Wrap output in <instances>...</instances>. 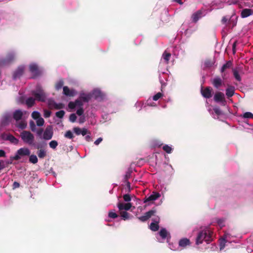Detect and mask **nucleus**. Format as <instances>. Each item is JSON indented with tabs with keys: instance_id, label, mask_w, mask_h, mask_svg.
I'll return each instance as SVG.
<instances>
[{
	"instance_id": "nucleus-1",
	"label": "nucleus",
	"mask_w": 253,
	"mask_h": 253,
	"mask_svg": "<svg viewBox=\"0 0 253 253\" xmlns=\"http://www.w3.org/2000/svg\"><path fill=\"white\" fill-rule=\"evenodd\" d=\"M213 232L209 229H205L200 231L196 239V245H199L204 241L208 244L212 240Z\"/></svg>"
},
{
	"instance_id": "nucleus-2",
	"label": "nucleus",
	"mask_w": 253,
	"mask_h": 253,
	"mask_svg": "<svg viewBox=\"0 0 253 253\" xmlns=\"http://www.w3.org/2000/svg\"><path fill=\"white\" fill-rule=\"evenodd\" d=\"M20 136L22 140L25 143L29 144V145H34V136L30 131H23L21 134Z\"/></svg>"
},
{
	"instance_id": "nucleus-3",
	"label": "nucleus",
	"mask_w": 253,
	"mask_h": 253,
	"mask_svg": "<svg viewBox=\"0 0 253 253\" xmlns=\"http://www.w3.org/2000/svg\"><path fill=\"white\" fill-rule=\"evenodd\" d=\"M30 151L27 148H21L17 151L16 154L13 157H11L10 159L12 160H19L21 157L29 156L30 154Z\"/></svg>"
},
{
	"instance_id": "nucleus-4",
	"label": "nucleus",
	"mask_w": 253,
	"mask_h": 253,
	"mask_svg": "<svg viewBox=\"0 0 253 253\" xmlns=\"http://www.w3.org/2000/svg\"><path fill=\"white\" fill-rule=\"evenodd\" d=\"M32 93L34 96L35 100L43 102L45 101L46 95L42 89H37L36 90L32 91Z\"/></svg>"
},
{
	"instance_id": "nucleus-5",
	"label": "nucleus",
	"mask_w": 253,
	"mask_h": 253,
	"mask_svg": "<svg viewBox=\"0 0 253 253\" xmlns=\"http://www.w3.org/2000/svg\"><path fill=\"white\" fill-rule=\"evenodd\" d=\"M213 92V89L210 86H206L205 87L202 86L201 87V93L205 98L208 99L211 97Z\"/></svg>"
},
{
	"instance_id": "nucleus-6",
	"label": "nucleus",
	"mask_w": 253,
	"mask_h": 253,
	"mask_svg": "<svg viewBox=\"0 0 253 253\" xmlns=\"http://www.w3.org/2000/svg\"><path fill=\"white\" fill-rule=\"evenodd\" d=\"M213 99L216 102L220 103L222 105H225L226 101L223 93L217 92L214 94Z\"/></svg>"
},
{
	"instance_id": "nucleus-7",
	"label": "nucleus",
	"mask_w": 253,
	"mask_h": 253,
	"mask_svg": "<svg viewBox=\"0 0 253 253\" xmlns=\"http://www.w3.org/2000/svg\"><path fill=\"white\" fill-rule=\"evenodd\" d=\"M156 212V210L152 209L151 210L146 212L144 215L138 217V218L141 221L145 222L147 221L149 218H150L152 216L154 215Z\"/></svg>"
},
{
	"instance_id": "nucleus-8",
	"label": "nucleus",
	"mask_w": 253,
	"mask_h": 253,
	"mask_svg": "<svg viewBox=\"0 0 253 253\" xmlns=\"http://www.w3.org/2000/svg\"><path fill=\"white\" fill-rule=\"evenodd\" d=\"M29 70L30 72L33 74V78H36L41 74V71H40L38 66L36 64H31L29 66Z\"/></svg>"
},
{
	"instance_id": "nucleus-9",
	"label": "nucleus",
	"mask_w": 253,
	"mask_h": 253,
	"mask_svg": "<svg viewBox=\"0 0 253 253\" xmlns=\"http://www.w3.org/2000/svg\"><path fill=\"white\" fill-rule=\"evenodd\" d=\"M232 72L235 79L238 82H241V78L240 74H242L243 73L242 68L241 67H237L235 68H233L232 69Z\"/></svg>"
},
{
	"instance_id": "nucleus-10",
	"label": "nucleus",
	"mask_w": 253,
	"mask_h": 253,
	"mask_svg": "<svg viewBox=\"0 0 253 253\" xmlns=\"http://www.w3.org/2000/svg\"><path fill=\"white\" fill-rule=\"evenodd\" d=\"M160 194L156 192H153L152 194L148 197H146L144 200V203L153 202L158 199L160 197Z\"/></svg>"
},
{
	"instance_id": "nucleus-11",
	"label": "nucleus",
	"mask_w": 253,
	"mask_h": 253,
	"mask_svg": "<svg viewBox=\"0 0 253 253\" xmlns=\"http://www.w3.org/2000/svg\"><path fill=\"white\" fill-rule=\"evenodd\" d=\"M203 16V11L199 10L194 13L191 16L192 21L193 23H196L200 18Z\"/></svg>"
},
{
	"instance_id": "nucleus-12",
	"label": "nucleus",
	"mask_w": 253,
	"mask_h": 253,
	"mask_svg": "<svg viewBox=\"0 0 253 253\" xmlns=\"http://www.w3.org/2000/svg\"><path fill=\"white\" fill-rule=\"evenodd\" d=\"M232 65V63L231 61H228L226 62L225 64H224L221 67L220 72L222 73L221 76L223 79H225L226 74L225 73V70L227 69H229L231 67Z\"/></svg>"
},
{
	"instance_id": "nucleus-13",
	"label": "nucleus",
	"mask_w": 253,
	"mask_h": 253,
	"mask_svg": "<svg viewBox=\"0 0 253 253\" xmlns=\"http://www.w3.org/2000/svg\"><path fill=\"white\" fill-rule=\"evenodd\" d=\"M155 222H152L150 225V229L153 231H157L159 229L158 224L159 222V218L158 217H154L152 219Z\"/></svg>"
},
{
	"instance_id": "nucleus-14",
	"label": "nucleus",
	"mask_w": 253,
	"mask_h": 253,
	"mask_svg": "<svg viewBox=\"0 0 253 253\" xmlns=\"http://www.w3.org/2000/svg\"><path fill=\"white\" fill-rule=\"evenodd\" d=\"M119 211H128L132 207V204L130 203H123L121 202L118 203L117 205Z\"/></svg>"
},
{
	"instance_id": "nucleus-15",
	"label": "nucleus",
	"mask_w": 253,
	"mask_h": 253,
	"mask_svg": "<svg viewBox=\"0 0 253 253\" xmlns=\"http://www.w3.org/2000/svg\"><path fill=\"white\" fill-rule=\"evenodd\" d=\"M222 80L218 76L215 77L212 81L211 83L216 88H219L222 84Z\"/></svg>"
},
{
	"instance_id": "nucleus-16",
	"label": "nucleus",
	"mask_w": 253,
	"mask_h": 253,
	"mask_svg": "<svg viewBox=\"0 0 253 253\" xmlns=\"http://www.w3.org/2000/svg\"><path fill=\"white\" fill-rule=\"evenodd\" d=\"M24 71V67L23 66L19 67L14 72L13 78L14 80L19 78L23 74Z\"/></svg>"
},
{
	"instance_id": "nucleus-17",
	"label": "nucleus",
	"mask_w": 253,
	"mask_h": 253,
	"mask_svg": "<svg viewBox=\"0 0 253 253\" xmlns=\"http://www.w3.org/2000/svg\"><path fill=\"white\" fill-rule=\"evenodd\" d=\"M15 56V54L13 52H9L3 59V62L6 63L11 62L14 60Z\"/></svg>"
},
{
	"instance_id": "nucleus-18",
	"label": "nucleus",
	"mask_w": 253,
	"mask_h": 253,
	"mask_svg": "<svg viewBox=\"0 0 253 253\" xmlns=\"http://www.w3.org/2000/svg\"><path fill=\"white\" fill-rule=\"evenodd\" d=\"M92 96L90 93L86 94L84 92L80 93L79 98L84 102H88L91 99Z\"/></svg>"
},
{
	"instance_id": "nucleus-19",
	"label": "nucleus",
	"mask_w": 253,
	"mask_h": 253,
	"mask_svg": "<svg viewBox=\"0 0 253 253\" xmlns=\"http://www.w3.org/2000/svg\"><path fill=\"white\" fill-rule=\"evenodd\" d=\"M190 241L186 238H184L180 239L178 242L179 246L182 248H185L187 246H190Z\"/></svg>"
},
{
	"instance_id": "nucleus-20",
	"label": "nucleus",
	"mask_w": 253,
	"mask_h": 253,
	"mask_svg": "<svg viewBox=\"0 0 253 253\" xmlns=\"http://www.w3.org/2000/svg\"><path fill=\"white\" fill-rule=\"evenodd\" d=\"M63 94L67 96H74L75 94L74 90H70L67 86L63 87Z\"/></svg>"
},
{
	"instance_id": "nucleus-21",
	"label": "nucleus",
	"mask_w": 253,
	"mask_h": 253,
	"mask_svg": "<svg viewBox=\"0 0 253 253\" xmlns=\"http://www.w3.org/2000/svg\"><path fill=\"white\" fill-rule=\"evenodd\" d=\"M23 115V112L20 110H16L13 114V117L16 121H19L22 119Z\"/></svg>"
},
{
	"instance_id": "nucleus-22",
	"label": "nucleus",
	"mask_w": 253,
	"mask_h": 253,
	"mask_svg": "<svg viewBox=\"0 0 253 253\" xmlns=\"http://www.w3.org/2000/svg\"><path fill=\"white\" fill-rule=\"evenodd\" d=\"M53 135V132L51 130L46 128L43 132V139L45 140H49L51 139Z\"/></svg>"
},
{
	"instance_id": "nucleus-23",
	"label": "nucleus",
	"mask_w": 253,
	"mask_h": 253,
	"mask_svg": "<svg viewBox=\"0 0 253 253\" xmlns=\"http://www.w3.org/2000/svg\"><path fill=\"white\" fill-rule=\"evenodd\" d=\"M252 14V10L251 9L245 8L242 10L241 16L242 18H246Z\"/></svg>"
},
{
	"instance_id": "nucleus-24",
	"label": "nucleus",
	"mask_w": 253,
	"mask_h": 253,
	"mask_svg": "<svg viewBox=\"0 0 253 253\" xmlns=\"http://www.w3.org/2000/svg\"><path fill=\"white\" fill-rule=\"evenodd\" d=\"M6 139L14 144H17L19 142L18 139L11 134L7 135Z\"/></svg>"
},
{
	"instance_id": "nucleus-25",
	"label": "nucleus",
	"mask_w": 253,
	"mask_h": 253,
	"mask_svg": "<svg viewBox=\"0 0 253 253\" xmlns=\"http://www.w3.org/2000/svg\"><path fill=\"white\" fill-rule=\"evenodd\" d=\"M234 94V87L230 86L226 89V95L227 97L229 98L232 97Z\"/></svg>"
},
{
	"instance_id": "nucleus-26",
	"label": "nucleus",
	"mask_w": 253,
	"mask_h": 253,
	"mask_svg": "<svg viewBox=\"0 0 253 253\" xmlns=\"http://www.w3.org/2000/svg\"><path fill=\"white\" fill-rule=\"evenodd\" d=\"M35 99L30 97H29L26 101V104L28 107H31L35 104Z\"/></svg>"
},
{
	"instance_id": "nucleus-27",
	"label": "nucleus",
	"mask_w": 253,
	"mask_h": 253,
	"mask_svg": "<svg viewBox=\"0 0 253 253\" xmlns=\"http://www.w3.org/2000/svg\"><path fill=\"white\" fill-rule=\"evenodd\" d=\"M159 235L162 239H165L167 237L168 235L169 234L165 228H162L159 232Z\"/></svg>"
},
{
	"instance_id": "nucleus-28",
	"label": "nucleus",
	"mask_w": 253,
	"mask_h": 253,
	"mask_svg": "<svg viewBox=\"0 0 253 253\" xmlns=\"http://www.w3.org/2000/svg\"><path fill=\"white\" fill-rule=\"evenodd\" d=\"M120 214L124 220L129 218L130 214L126 211H120Z\"/></svg>"
},
{
	"instance_id": "nucleus-29",
	"label": "nucleus",
	"mask_w": 253,
	"mask_h": 253,
	"mask_svg": "<svg viewBox=\"0 0 253 253\" xmlns=\"http://www.w3.org/2000/svg\"><path fill=\"white\" fill-rule=\"evenodd\" d=\"M162 57L167 64L169 63L170 57H171V54L170 53L167 52L165 51L162 55Z\"/></svg>"
},
{
	"instance_id": "nucleus-30",
	"label": "nucleus",
	"mask_w": 253,
	"mask_h": 253,
	"mask_svg": "<svg viewBox=\"0 0 253 253\" xmlns=\"http://www.w3.org/2000/svg\"><path fill=\"white\" fill-rule=\"evenodd\" d=\"M48 106L50 109H53L55 108L56 103L52 99H49L48 100Z\"/></svg>"
},
{
	"instance_id": "nucleus-31",
	"label": "nucleus",
	"mask_w": 253,
	"mask_h": 253,
	"mask_svg": "<svg viewBox=\"0 0 253 253\" xmlns=\"http://www.w3.org/2000/svg\"><path fill=\"white\" fill-rule=\"evenodd\" d=\"M38 159L37 157L35 155H31L29 157V162L32 164H35L37 163Z\"/></svg>"
},
{
	"instance_id": "nucleus-32",
	"label": "nucleus",
	"mask_w": 253,
	"mask_h": 253,
	"mask_svg": "<svg viewBox=\"0 0 253 253\" xmlns=\"http://www.w3.org/2000/svg\"><path fill=\"white\" fill-rule=\"evenodd\" d=\"M37 154H38V157L41 159H42L46 156V152L44 150L42 149H40L38 151Z\"/></svg>"
},
{
	"instance_id": "nucleus-33",
	"label": "nucleus",
	"mask_w": 253,
	"mask_h": 253,
	"mask_svg": "<svg viewBox=\"0 0 253 253\" xmlns=\"http://www.w3.org/2000/svg\"><path fill=\"white\" fill-rule=\"evenodd\" d=\"M64 136L65 137L70 139H72L74 137V135L71 130L67 131L64 134Z\"/></svg>"
},
{
	"instance_id": "nucleus-34",
	"label": "nucleus",
	"mask_w": 253,
	"mask_h": 253,
	"mask_svg": "<svg viewBox=\"0 0 253 253\" xmlns=\"http://www.w3.org/2000/svg\"><path fill=\"white\" fill-rule=\"evenodd\" d=\"M132 170L130 169H128L126 172L124 176V181H128V179L130 177Z\"/></svg>"
},
{
	"instance_id": "nucleus-35",
	"label": "nucleus",
	"mask_w": 253,
	"mask_h": 253,
	"mask_svg": "<svg viewBox=\"0 0 253 253\" xmlns=\"http://www.w3.org/2000/svg\"><path fill=\"white\" fill-rule=\"evenodd\" d=\"M65 111H63V110H60L59 111H58L56 113H55V115L56 116L59 118V119H62L63 118L64 115H65Z\"/></svg>"
},
{
	"instance_id": "nucleus-36",
	"label": "nucleus",
	"mask_w": 253,
	"mask_h": 253,
	"mask_svg": "<svg viewBox=\"0 0 253 253\" xmlns=\"http://www.w3.org/2000/svg\"><path fill=\"white\" fill-rule=\"evenodd\" d=\"M49 145L50 148L55 149L58 145V142L56 140H52L49 142Z\"/></svg>"
},
{
	"instance_id": "nucleus-37",
	"label": "nucleus",
	"mask_w": 253,
	"mask_h": 253,
	"mask_svg": "<svg viewBox=\"0 0 253 253\" xmlns=\"http://www.w3.org/2000/svg\"><path fill=\"white\" fill-rule=\"evenodd\" d=\"M36 123L38 126H42L44 125V121L43 118L40 117L37 119Z\"/></svg>"
},
{
	"instance_id": "nucleus-38",
	"label": "nucleus",
	"mask_w": 253,
	"mask_h": 253,
	"mask_svg": "<svg viewBox=\"0 0 253 253\" xmlns=\"http://www.w3.org/2000/svg\"><path fill=\"white\" fill-rule=\"evenodd\" d=\"M64 84L63 81L60 80L57 82L55 85V88L56 90H59L62 88Z\"/></svg>"
},
{
	"instance_id": "nucleus-39",
	"label": "nucleus",
	"mask_w": 253,
	"mask_h": 253,
	"mask_svg": "<svg viewBox=\"0 0 253 253\" xmlns=\"http://www.w3.org/2000/svg\"><path fill=\"white\" fill-rule=\"evenodd\" d=\"M163 149L167 153H170L172 151L171 148L168 145H165L163 147Z\"/></svg>"
},
{
	"instance_id": "nucleus-40",
	"label": "nucleus",
	"mask_w": 253,
	"mask_h": 253,
	"mask_svg": "<svg viewBox=\"0 0 253 253\" xmlns=\"http://www.w3.org/2000/svg\"><path fill=\"white\" fill-rule=\"evenodd\" d=\"M32 117L34 119L37 120L41 117V115L40 113L38 112L34 111L32 114Z\"/></svg>"
},
{
	"instance_id": "nucleus-41",
	"label": "nucleus",
	"mask_w": 253,
	"mask_h": 253,
	"mask_svg": "<svg viewBox=\"0 0 253 253\" xmlns=\"http://www.w3.org/2000/svg\"><path fill=\"white\" fill-rule=\"evenodd\" d=\"M108 216L110 218L115 219V218H117L118 216V215L115 212H114L113 211H110L108 213Z\"/></svg>"
},
{
	"instance_id": "nucleus-42",
	"label": "nucleus",
	"mask_w": 253,
	"mask_h": 253,
	"mask_svg": "<svg viewBox=\"0 0 253 253\" xmlns=\"http://www.w3.org/2000/svg\"><path fill=\"white\" fill-rule=\"evenodd\" d=\"M76 106H78L81 107H82L83 106V103L82 102V101L80 99H76L74 102Z\"/></svg>"
},
{
	"instance_id": "nucleus-43",
	"label": "nucleus",
	"mask_w": 253,
	"mask_h": 253,
	"mask_svg": "<svg viewBox=\"0 0 253 253\" xmlns=\"http://www.w3.org/2000/svg\"><path fill=\"white\" fill-rule=\"evenodd\" d=\"M30 127L32 131H35L36 129V126L34 121H31L29 123Z\"/></svg>"
},
{
	"instance_id": "nucleus-44",
	"label": "nucleus",
	"mask_w": 253,
	"mask_h": 253,
	"mask_svg": "<svg viewBox=\"0 0 253 253\" xmlns=\"http://www.w3.org/2000/svg\"><path fill=\"white\" fill-rule=\"evenodd\" d=\"M163 96V94L161 92H158L157 94H156L153 97V99L154 101H157L159 99H160L162 96Z\"/></svg>"
},
{
	"instance_id": "nucleus-45",
	"label": "nucleus",
	"mask_w": 253,
	"mask_h": 253,
	"mask_svg": "<svg viewBox=\"0 0 253 253\" xmlns=\"http://www.w3.org/2000/svg\"><path fill=\"white\" fill-rule=\"evenodd\" d=\"M123 199L125 202H127L128 203H129V202H130L131 200L130 195H129L128 194H125L123 196Z\"/></svg>"
},
{
	"instance_id": "nucleus-46",
	"label": "nucleus",
	"mask_w": 253,
	"mask_h": 253,
	"mask_svg": "<svg viewBox=\"0 0 253 253\" xmlns=\"http://www.w3.org/2000/svg\"><path fill=\"white\" fill-rule=\"evenodd\" d=\"M213 64V62H212L211 60H206L205 62V65L207 67H211Z\"/></svg>"
},
{
	"instance_id": "nucleus-47",
	"label": "nucleus",
	"mask_w": 253,
	"mask_h": 253,
	"mask_svg": "<svg viewBox=\"0 0 253 253\" xmlns=\"http://www.w3.org/2000/svg\"><path fill=\"white\" fill-rule=\"evenodd\" d=\"M243 117L245 118H253V114L251 112H246L244 114Z\"/></svg>"
},
{
	"instance_id": "nucleus-48",
	"label": "nucleus",
	"mask_w": 253,
	"mask_h": 253,
	"mask_svg": "<svg viewBox=\"0 0 253 253\" xmlns=\"http://www.w3.org/2000/svg\"><path fill=\"white\" fill-rule=\"evenodd\" d=\"M77 119V116L75 114H71L69 116V120L70 122L74 123Z\"/></svg>"
},
{
	"instance_id": "nucleus-49",
	"label": "nucleus",
	"mask_w": 253,
	"mask_h": 253,
	"mask_svg": "<svg viewBox=\"0 0 253 253\" xmlns=\"http://www.w3.org/2000/svg\"><path fill=\"white\" fill-rule=\"evenodd\" d=\"M65 107V105L63 103H57L55 105V109H61L64 108Z\"/></svg>"
},
{
	"instance_id": "nucleus-50",
	"label": "nucleus",
	"mask_w": 253,
	"mask_h": 253,
	"mask_svg": "<svg viewBox=\"0 0 253 253\" xmlns=\"http://www.w3.org/2000/svg\"><path fill=\"white\" fill-rule=\"evenodd\" d=\"M227 21H228L229 23H231V21L226 16H224L222 17V18L221 19V23L223 24H226L227 22Z\"/></svg>"
},
{
	"instance_id": "nucleus-51",
	"label": "nucleus",
	"mask_w": 253,
	"mask_h": 253,
	"mask_svg": "<svg viewBox=\"0 0 253 253\" xmlns=\"http://www.w3.org/2000/svg\"><path fill=\"white\" fill-rule=\"evenodd\" d=\"M213 111L214 112V113L217 115V116H219V115H221L222 114V112H221V111L220 110V109H219V108L218 107H215L213 108Z\"/></svg>"
},
{
	"instance_id": "nucleus-52",
	"label": "nucleus",
	"mask_w": 253,
	"mask_h": 253,
	"mask_svg": "<svg viewBox=\"0 0 253 253\" xmlns=\"http://www.w3.org/2000/svg\"><path fill=\"white\" fill-rule=\"evenodd\" d=\"M73 130L77 135H80L81 134L82 129H81L80 127H75L73 128Z\"/></svg>"
},
{
	"instance_id": "nucleus-53",
	"label": "nucleus",
	"mask_w": 253,
	"mask_h": 253,
	"mask_svg": "<svg viewBox=\"0 0 253 253\" xmlns=\"http://www.w3.org/2000/svg\"><path fill=\"white\" fill-rule=\"evenodd\" d=\"M51 115V112L47 110H44L43 116L45 118H49Z\"/></svg>"
},
{
	"instance_id": "nucleus-54",
	"label": "nucleus",
	"mask_w": 253,
	"mask_h": 253,
	"mask_svg": "<svg viewBox=\"0 0 253 253\" xmlns=\"http://www.w3.org/2000/svg\"><path fill=\"white\" fill-rule=\"evenodd\" d=\"M27 126L26 123L24 122H21L18 124V127L21 129H24Z\"/></svg>"
},
{
	"instance_id": "nucleus-55",
	"label": "nucleus",
	"mask_w": 253,
	"mask_h": 253,
	"mask_svg": "<svg viewBox=\"0 0 253 253\" xmlns=\"http://www.w3.org/2000/svg\"><path fill=\"white\" fill-rule=\"evenodd\" d=\"M84 109L83 107L80 108L79 109L77 110L76 113L79 116H82L84 114Z\"/></svg>"
},
{
	"instance_id": "nucleus-56",
	"label": "nucleus",
	"mask_w": 253,
	"mask_h": 253,
	"mask_svg": "<svg viewBox=\"0 0 253 253\" xmlns=\"http://www.w3.org/2000/svg\"><path fill=\"white\" fill-rule=\"evenodd\" d=\"M225 242H226V241H225V239H223L220 241V250H222L224 248L225 246Z\"/></svg>"
},
{
	"instance_id": "nucleus-57",
	"label": "nucleus",
	"mask_w": 253,
	"mask_h": 253,
	"mask_svg": "<svg viewBox=\"0 0 253 253\" xmlns=\"http://www.w3.org/2000/svg\"><path fill=\"white\" fill-rule=\"evenodd\" d=\"M74 102L71 101L68 104V107L71 109H73L76 107Z\"/></svg>"
},
{
	"instance_id": "nucleus-58",
	"label": "nucleus",
	"mask_w": 253,
	"mask_h": 253,
	"mask_svg": "<svg viewBox=\"0 0 253 253\" xmlns=\"http://www.w3.org/2000/svg\"><path fill=\"white\" fill-rule=\"evenodd\" d=\"M20 187V184L18 182L14 181L12 185V189H15L16 188H19Z\"/></svg>"
},
{
	"instance_id": "nucleus-59",
	"label": "nucleus",
	"mask_w": 253,
	"mask_h": 253,
	"mask_svg": "<svg viewBox=\"0 0 253 253\" xmlns=\"http://www.w3.org/2000/svg\"><path fill=\"white\" fill-rule=\"evenodd\" d=\"M5 168L4 161L0 160V170L3 169Z\"/></svg>"
},
{
	"instance_id": "nucleus-60",
	"label": "nucleus",
	"mask_w": 253,
	"mask_h": 253,
	"mask_svg": "<svg viewBox=\"0 0 253 253\" xmlns=\"http://www.w3.org/2000/svg\"><path fill=\"white\" fill-rule=\"evenodd\" d=\"M87 133V130L86 128H83V129H82L81 134H82L83 136H84Z\"/></svg>"
},
{
	"instance_id": "nucleus-61",
	"label": "nucleus",
	"mask_w": 253,
	"mask_h": 253,
	"mask_svg": "<svg viewBox=\"0 0 253 253\" xmlns=\"http://www.w3.org/2000/svg\"><path fill=\"white\" fill-rule=\"evenodd\" d=\"M102 141V138L101 137L98 138L95 142L94 144L96 145H98L101 141Z\"/></svg>"
},
{
	"instance_id": "nucleus-62",
	"label": "nucleus",
	"mask_w": 253,
	"mask_h": 253,
	"mask_svg": "<svg viewBox=\"0 0 253 253\" xmlns=\"http://www.w3.org/2000/svg\"><path fill=\"white\" fill-rule=\"evenodd\" d=\"M5 152L3 150H0V157H5Z\"/></svg>"
},
{
	"instance_id": "nucleus-63",
	"label": "nucleus",
	"mask_w": 253,
	"mask_h": 253,
	"mask_svg": "<svg viewBox=\"0 0 253 253\" xmlns=\"http://www.w3.org/2000/svg\"><path fill=\"white\" fill-rule=\"evenodd\" d=\"M43 132V129L42 128H40L37 130V133L39 136H41Z\"/></svg>"
},
{
	"instance_id": "nucleus-64",
	"label": "nucleus",
	"mask_w": 253,
	"mask_h": 253,
	"mask_svg": "<svg viewBox=\"0 0 253 253\" xmlns=\"http://www.w3.org/2000/svg\"><path fill=\"white\" fill-rule=\"evenodd\" d=\"M85 139L86 140V141H87L88 142L92 141V138H91V136L89 135H86L85 137Z\"/></svg>"
}]
</instances>
